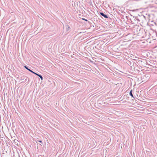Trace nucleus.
Segmentation results:
<instances>
[{
	"label": "nucleus",
	"instance_id": "obj_1",
	"mask_svg": "<svg viewBox=\"0 0 157 157\" xmlns=\"http://www.w3.org/2000/svg\"><path fill=\"white\" fill-rule=\"evenodd\" d=\"M25 67L26 69H27V70H29V71H30V72H31L32 73H33L35 74H36V73L34 72L33 71H32L31 70H30V69H29L28 68V67H26V66H25Z\"/></svg>",
	"mask_w": 157,
	"mask_h": 157
},
{
	"label": "nucleus",
	"instance_id": "obj_2",
	"mask_svg": "<svg viewBox=\"0 0 157 157\" xmlns=\"http://www.w3.org/2000/svg\"><path fill=\"white\" fill-rule=\"evenodd\" d=\"M100 14L102 16H103L104 17H105V18H108V16L106 15L104 13H101Z\"/></svg>",
	"mask_w": 157,
	"mask_h": 157
},
{
	"label": "nucleus",
	"instance_id": "obj_3",
	"mask_svg": "<svg viewBox=\"0 0 157 157\" xmlns=\"http://www.w3.org/2000/svg\"><path fill=\"white\" fill-rule=\"evenodd\" d=\"M35 75H36L38 76L40 78H41V80H43V77L41 75H40L39 74H37L36 73V74H35Z\"/></svg>",
	"mask_w": 157,
	"mask_h": 157
},
{
	"label": "nucleus",
	"instance_id": "obj_4",
	"mask_svg": "<svg viewBox=\"0 0 157 157\" xmlns=\"http://www.w3.org/2000/svg\"><path fill=\"white\" fill-rule=\"evenodd\" d=\"M130 94L131 96L132 97H133V95L132 93V90L130 92Z\"/></svg>",
	"mask_w": 157,
	"mask_h": 157
},
{
	"label": "nucleus",
	"instance_id": "obj_5",
	"mask_svg": "<svg viewBox=\"0 0 157 157\" xmlns=\"http://www.w3.org/2000/svg\"><path fill=\"white\" fill-rule=\"evenodd\" d=\"M82 19H83V20H85V21H87V20H86V19H83V18H82Z\"/></svg>",
	"mask_w": 157,
	"mask_h": 157
},
{
	"label": "nucleus",
	"instance_id": "obj_6",
	"mask_svg": "<svg viewBox=\"0 0 157 157\" xmlns=\"http://www.w3.org/2000/svg\"><path fill=\"white\" fill-rule=\"evenodd\" d=\"M38 141L39 142H40V143H41L42 142V141L41 140H39Z\"/></svg>",
	"mask_w": 157,
	"mask_h": 157
}]
</instances>
